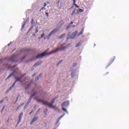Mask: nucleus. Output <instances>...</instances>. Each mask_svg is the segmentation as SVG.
<instances>
[{
    "instance_id": "obj_1",
    "label": "nucleus",
    "mask_w": 129,
    "mask_h": 129,
    "mask_svg": "<svg viewBox=\"0 0 129 129\" xmlns=\"http://www.w3.org/2000/svg\"><path fill=\"white\" fill-rule=\"evenodd\" d=\"M67 49V46H64L61 47L60 48H56L55 49H53L52 50L51 52L47 53V51H45L43 52L38 54L36 57V59H39V58H42L43 57H45V56H49L50 55H52V54H54V53H57V52H59V51H64V50H66Z\"/></svg>"
},
{
    "instance_id": "obj_2",
    "label": "nucleus",
    "mask_w": 129,
    "mask_h": 129,
    "mask_svg": "<svg viewBox=\"0 0 129 129\" xmlns=\"http://www.w3.org/2000/svg\"><path fill=\"white\" fill-rule=\"evenodd\" d=\"M37 102H41L43 105H46L47 106H49V107H52V108H55V109H58V108L51 103H49L47 101H44L41 99H36Z\"/></svg>"
},
{
    "instance_id": "obj_3",
    "label": "nucleus",
    "mask_w": 129,
    "mask_h": 129,
    "mask_svg": "<svg viewBox=\"0 0 129 129\" xmlns=\"http://www.w3.org/2000/svg\"><path fill=\"white\" fill-rule=\"evenodd\" d=\"M32 92H33V94L30 96V97L28 99L27 104H29L30 102H31V101H32V98H33L34 96H35V95L37 94V91L35 90H32Z\"/></svg>"
},
{
    "instance_id": "obj_4",
    "label": "nucleus",
    "mask_w": 129,
    "mask_h": 129,
    "mask_svg": "<svg viewBox=\"0 0 129 129\" xmlns=\"http://www.w3.org/2000/svg\"><path fill=\"white\" fill-rule=\"evenodd\" d=\"M58 32V29H53L52 30L50 33L47 35V38L49 39V38L52 36V35H53V34H55V33Z\"/></svg>"
},
{
    "instance_id": "obj_5",
    "label": "nucleus",
    "mask_w": 129,
    "mask_h": 129,
    "mask_svg": "<svg viewBox=\"0 0 129 129\" xmlns=\"http://www.w3.org/2000/svg\"><path fill=\"white\" fill-rule=\"evenodd\" d=\"M24 115V113L21 112L19 116V120L17 122V124L16 125V126H18L20 123L22 121V117H23V115Z\"/></svg>"
},
{
    "instance_id": "obj_6",
    "label": "nucleus",
    "mask_w": 129,
    "mask_h": 129,
    "mask_svg": "<svg viewBox=\"0 0 129 129\" xmlns=\"http://www.w3.org/2000/svg\"><path fill=\"white\" fill-rule=\"evenodd\" d=\"M115 59V57H113V58H111V60L109 61L107 64L106 65V68L109 67V66H110V65L112 64V63L113 62Z\"/></svg>"
},
{
    "instance_id": "obj_7",
    "label": "nucleus",
    "mask_w": 129,
    "mask_h": 129,
    "mask_svg": "<svg viewBox=\"0 0 129 129\" xmlns=\"http://www.w3.org/2000/svg\"><path fill=\"white\" fill-rule=\"evenodd\" d=\"M15 57H16L15 55H12L11 57L8 58V61L9 62H15Z\"/></svg>"
},
{
    "instance_id": "obj_8",
    "label": "nucleus",
    "mask_w": 129,
    "mask_h": 129,
    "mask_svg": "<svg viewBox=\"0 0 129 129\" xmlns=\"http://www.w3.org/2000/svg\"><path fill=\"white\" fill-rule=\"evenodd\" d=\"M78 34V31H76L71 35V38H72V39H74V38H75L76 36H77Z\"/></svg>"
},
{
    "instance_id": "obj_9",
    "label": "nucleus",
    "mask_w": 129,
    "mask_h": 129,
    "mask_svg": "<svg viewBox=\"0 0 129 129\" xmlns=\"http://www.w3.org/2000/svg\"><path fill=\"white\" fill-rule=\"evenodd\" d=\"M30 51L29 48H24L21 50V53H29Z\"/></svg>"
},
{
    "instance_id": "obj_10",
    "label": "nucleus",
    "mask_w": 129,
    "mask_h": 129,
    "mask_svg": "<svg viewBox=\"0 0 129 129\" xmlns=\"http://www.w3.org/2000/svg\"><path fill=\"white\" fill-rule=\"evenodd\" d=\"M69 105V101H64L61 104V107H63V106H67Z\"/></svg>"
},
{
    "instance_id": "obj_11",
    "label": "nucleus",
    "mask_w": 129,
    "mask_h": 129,
    "mask_svg": "<svg viewBox=\"0 0 129 129\" xmlns=\"http://www.w3.org/2000/svg\"><path fill=\"white\" fill-rule=\"evenodd\" d=\"M38 119H39L38 116H36V117H33V118L32 119V120L30 123V124L34 123V122H35V121H36V120H38Z\"/></svg>"
},
{
    "instance_id": "obj_12",
    "label": "nucleus",
    "mask_w": 129,
    "mask_h": 129,
    "mask_svg": "<svg viewBox=\"0 0 129 129\" xmlns=\"http://www.w3.org/2000/svg\"><path fill=\"white\" fill-rule=\"evenodd\" d=\"M42 63H43L42 61H38L35 64L33 65V67H37V66H40V65H41Z\"/></svg>"
},
{
    "instance_id": "obj_13",
    "label": "nucleus",
    "mask_w": 129,
    "mask_h": 129,
    "mask_svg": "<svg viewBox=\"0 0 129 129\" xmlns=\"http://www.w3.org/2000/svg\"><path fill=\"white\" fill-rule=\"evenodd\" d=\"M84 33V28H83L81 30V31L78 34V37H79V36H81Z\"/></svg>"
},
{
    "instance_id": "obj_14",
    "label": "nucleus",
    "mask_w": 129,
    "mask_h": 129,
    "mask_svg": "<svg viewBox=\"0 0 129 129\" xmlns=\"http://www.w3.org/2000/svg\"><path fill=\"white\" fill-rule=\"evenodd\" d=\"M15 72H16V71H14V73L10 74V76H9L6 79V80L7 79H10V77H12V76H15Z\"/></svg>"
},
{
    "instance_id": "obj_15",
    "label": "nucleus",
    "mask_w": 129,
    "mask_h": 129,
    "mask_svg": "<svg viewBox=\"0 0 129 129\" xmlns=\"http://www.w3.org/2000/svg\"><path fill=\"white\" fill-rule=\"evenodd\" d=\"M24 76H25V75H23L21 78H17L16 79V82H18V81H21V80H22V79L23 78V77H24Z\"/></svg>"
},
{
    "instance_id": "obj_16",
    "label": "nucleus",
    "mask_w": 129,
    "mask_h": 129,
    "mask_svg": "<svg viewBox=\"0 0 129 129\" xmlns=\"http://www.w3.org/2000/svg\"><path fill=\"white\" fill-rule=\"evenodd\" d=\"M84 11L82 9H79V10L77 11V14H79V13H83Z\"/></svg>"
},
{
    "instance_id": "obj_17",
    "label": "nucleus",
    "mask_w": 129,
    "mask_h": 129,
    "mask_svg": "<svg viewBox=\"0 0 129 129\" xmlns=\"http://www.w3.org/2000/svg\"><path fill=\"white\" fill-rule=\"evenodd\" d=\"M65 35H66V34L65 33L61 34L60 36H59L58 39H62L63 37L65 36Z\"/></svg>"
},
{
    "instance_id": "obj_18",
    "label": "nucleus",
    "mask_w": 129,
    "mask_h": 129,
    "mask_svg": "<svg viewBox=\"0 0 129 129\" xmlns=\"http://www.w3.org/2000/svg\"><path fill=\"white\" fill-rule=\"evenodd\" d=\"M43 112L45 115H47V113L48 112V108H46L43 110Z\"/></svg>"
},
{
    "instance_id": "obj_19",
    "label": "nucleus",
    "mask_w": 129,
    "mask_h": 129,
    "mask_svg": "<svg viewBox=\"0 0 129 129\" xmlns=\"http://www.w3.org/2000/svg\"><path fill=\"white\" fill-rule=\"evenodd\" d=\"M4 101H7V102L9 101V97H6L5 98H3Z\"/></svg>"
},
{
    "instance_id": "obj_20",
    "label": "nucleus",
    "mask_w": 129,
    "mask_h": 129,
    "mask_svg": "<svg viewBox=\"0 0 129 129\" xmlns=\"http://www.w3.org/2000/svg\"><path fill=\"white\" fill-rule=\"evenodd\" d=\"M31 86V84H27V86L25 87V90H27V89H29V87Z\"/></svg>"
},
{
    "instance_id": "obj_21",
    "label": "nucleus",
    "mask_w": 129,
    "mask_h": 129,
    "mask_svg": "<svg viewBox=\"0 0 129 129\" xmlns=\"http://www.w3.org/2000/svg\"><path fill=\"white\" fill-rule=\"evenodd\" d=\"M80 46H81V42H78L76 44V47L77 48L78 47H80Z\"/></svg>"
},
{
    "instance_id": "obj_22",
    "label": "nucleus",
    "mask_w": 129,
    "mask_h": 129,
    "mask_svg": "<svg viewBox=\"0 0 129 129\" xmlns=\"http://www.w3.org/2000/svg\"><path fill=\"white\" fill-rule=\"evenodd\" d=\"M74 15H76V10H74L73 11L71 16H74Z\"/></svg>"
},
{
    "instance_id": "obj_23",
    "label": "nucleus",
    "mask_w": 129,
    "mask_h": 129,
    "mask_svg": "<svg viewBox=\"0 0 129 129\" xmlns=\"http://www.w3.org/2000/svg\"><path fill=\"white\" fill-rule=\"evenodd\" d=\"M55 100H56V99H53L51 100V102L52 105H53V104H54Z\"/></svg>"
},
{
    "instance_id": "obj_24",
    "label": "nucleus",
    "mask_w": 129,
    "mask_h": 129,
    "mask_svg": "<svg viewBox=\"0 0 129 129\" xmlns=\"http://www.w3.org/2000/svg\"><path fill=\"white\" fill-rule=\"evenodd\" d=\"M62 110L63 111H65V112H66L67 113H68V111H67V110L66 109H65V108H62Z\"/></svg>"
},
{
    "instance_id": "obj_25",
    "label": "nucleus",
    "mask_w": 129,
    "mask_h": 129,
    "mask_svg": "<svg viewBox=\"0 0 129 129\" xmlns=\"http://www.w3.org/2000/svg\"><path fill=\"white\" fill-rule=\"evenodd\" d=\"M5 107H6V106H4V107L2 108L1 110V113H3V112H4V110H5Z\"/></svg>"
},
{
    "instance_id": "obj_26",
    "label": "nucleus",
    "mask_w": 129,
    "mask_h": 129,
    "mask_svg": "<svg viewBox=\"0 0 129 129\" xmlns=\"http://www.w3.org/2000/svg\"><path fill=\"white\" fill-rule=\"evenodd\" d=\"M16 83H17V81H15L12 85V87H14L16 85Z\"/></svg>"
},
{
    "instance_id": "obj_27",
    "label": "nucleus",
    "mask_w": 129,
    "mask_h": 129,
    "mask_svg": "<svg viewBox=\"0 0 129 129\" xmlns=\"http://www.w3.org/2000/svg\"><path fill=\"white\" fill-rule=\"evenodd\" d=\"M44 36H45V33H43L41 35V39L44 38Z\"/></svg>"
},
{
    "instance_id": "obj_28",
    "label": "nucleus",
    "mask_w": 129,
    "mask_h": 129,
    "mask_svg": "<svg viewBox=\"0 0 129 129\" xmlns=\"http://www.w3.org/2000/svg\"><path fill=\"white\" fill-rule=\"evenodd\" d=\"M64 116L63 115H61L58 118V120H60V119H61V118H62V117H63Z\"/></svg>"
},
{
    "instance_id": "obj_29",
    "label": "nucleus",
    "mask_w": 129,
    "mask_h": 129,
    "mask_svg": "<svg viewBox=\"0 0 129 129\" xmlns=\"http://www.w3.org/2000/svg\"><path fill=\"white\" fill-rule=\"evenodd\" d=\"M62 62H63V60H60V61L58 62V63H57V66H58V65H60V63H61Z\"/></svg>"
},
{
    "instance_id": "obj_30",
    "label": "nucleus",
    "mask_w": 129,
    "mask_h": 129,
    "mask_svg": "<svg viewBox=\"0 0 129 129\" xmlns=\"http://www.w3.org/2000/svg\"><path fill=\"white\" fill-rule=\"evenodd\" d=\"M39 78L40 77L39 76H37L36 78H35L36 81H38V80H39Z\"/></svg>"
},
{
    "instance_id": "obj_31",
    "label": "nucleus",
    "mask_w": 129,
    "mask_h": 129,
    "mask_svg": "<svg viewBox=\"0 0 129 129\" xmlns=\"http://www.w3.org/2000/svg\"><path fill=\"white\" fill-rule=\"evenodd\" d=\"M25 26H26V23H24L23 25L22 26V29H24Z\"/></svg>"
},
{
    "instance_id": "obj_32",
    "label": "nucleus",
    "mask_w": 129,
    "mask_h": 129,
    "mask_svg": "<svg viewBox=\"0 0 129 129\" xmlns=\"http://www.w3.org/2000/svg\"><path fill=\"white\" fill-rule=\"evenodd\" d=\"M16 66H17V65H14L13 67H9V68H12V69H14V68H15V67H16Z\"/></svg>"
},
{
    "instance_id": "obj_33",
    "label": "nucleus",
    "mask_w": 129,
    "mask_h": 129,
    "mask_svg": "<svg viewBox=\"0 0 129 129\" xmlns=\"http://www.w3.org/2000/svg\"><path fill=\"white\" fill-rule=\"evenodd\" d=\"M23 104L19 105L18 106V107L17 108L16 110H18V109H19V108H20V107H21V106H23Z\"/></svg>"
},
{
    "instance_id": "obj_34",
    "label": "nucleus",
    "mask_w": 129,
    "mask_h": 129,
    "mask_svg": "<svg viewBox=\"0 0 129 129\" xmlns=\"http://www.w3.org/2000/svg\"><path fill=\"white\" fill-rule=\"evenodd\" d=\"M40 110H41V108H39V109L37 110V112H36V113H39V112H40Z\"/></svg>"
},
{
    "instance_id": "obj_35",
    "label": "nucleus",
    "mask_w": 129,
    "mask_h": 129,
    "mask_svg": "<svg viewBox=\"0 0 129 129\" xmlns=\"http://www.w3.org/2000/svg\"><path fill=\"white\" fill-rule=\"evenodd\" d=\"M45 15L46 16V17H49V13H45Z\"/></svg>"
},
{
    "instance_id": "obj_36",
    "label": "nucleus",
    "mask_w": 129,
    "mask_h": 129,
    "mask_svg": "<svg viewBox=\"0 0 129 129\" xmlns=\"http://www.w3.org/2000/svg\"><path fill=\"white\" fill-rule=\"evenodd\" d=\"M14 87H12V86H11L10 88H9V90H12V89H13Z\"/></svg>"
},
{
    "instance_id": "obj_37",
    "label": "nucleus",
    "mask_w": 129,
    "mask_h": 129,
    "mask_svg": "<svg viewBox=\"0 0 129 129\" xmlns=\"http://www.w3.org/2000/svg\"><path fill=\"white\" fill-rule=\"evenodd\" d=\"M3 102H4V99H2V100L0 101V104H2V103H3Z\"/></svg>"
},
{
    "instance_id": "obj_38",
    "label": "nucleus",
    "mask_w": 129,
    "mask_h": 129,
    "mask_svg": "<svg viewBox=\"0 0 129 129\" xmlns=\"http://www.w3.org/2000/svg\"><path fill=\"white\" fill-rule=\"evenodd\" d=\"M74 6H75L76 8H79V7L77 5H76V4H75Z\"/></svg>"
},
{
    "instance_id": "obj_39",
    "label": "nucleus",
    "mask_w": 129,
    "mask_h": 129,
    "mask_svg": "<svg viewBox=\"0 0 129 129\" xmlns=\"http://www.w3.org/2000/svg\"><path fill=\"white\" fill-rule=\"evenodd\" d=\"M69 28H70V25L67 27V30H68V29H69Z\"/></svg>"
},
{
    "instance_id": "obj_40",
    "label": "nucleus",
    "mask_w": 129,
    "mask_h": 129,
    "mask_svg": "<svg viewBox=\"0 0 129 129\" xmlns=\"http://www.w3.org/2000/svg\"><path fill=\"white\" fill-rule=\"evenodd\" d=\"M18 99H19V97H17L15 102H17L18 101Z\"/></svg>"
},
{
    "instance_id": "obj_41",
    "label": "nucleus",
    "mask_w": 129,
    "mask_h": 129,
    "mask_svg": "<svg viewBox=\"0 0 129 129\" xmlns=\"http://www.w3.org/2000/svg\"><path fill=\"white\" fill-rule=\"evenodd\" d=\"M33 112H34V111H31L30 113L29 114H32V113H33Z\"/></svg>"
},
{
    "instance_id": "obj_42",
    "label": "nucleus",
    "mask_w": 129,
    "mask_h": 129,
    "mask_svg": "<svg viewBox=\"0 0 129 129\" xmlns=\"http://www.w3.org/2000/svg\"><path fill=\"white\" fill-rule=\"evenodd\" d=\"M44 9H45L44 7L41 8V9L39 10V11L41 12V11H42V10H44Z\"/></svg>"
},
{
    "instance_id": "obj_43",
    "label": "nucleus",
    "mask_w": 129,
    "mask_h": 129,
    "mask_svg": "<svg viewBox=\"0 0 129 129\" xmlns=\"http://www.w3.org/2000/svg\"><path fill=\"white\" fill-rule=\"evenodd\" d=\"M31 23L32 24H33V23H34V19H32Z\"/></svg>"
},
{
    "instance_id": "obj_44",
    "label": "nucleus",
    "mask_w": 129,
    "mask_h": 129,
    "mask_svg": "<svg viewBox=\"0 0 129 129\" xmlns=\"http://www.w3.org/2000/svg\"><path fill=\"white\" fill-rule=\"evenodd\" d=\"M38 32H39V30L37 29H36L35 33H38Z\"/></svg>"
},
{
    "instance_id": "obj_45",
    "label": "nucleus",
    "mask_w": 129,
    "mask_h": 129,
    "mask_svg": "<svg viewBox=\"0 0 129 129\" xmlns=\"http://www.w3.org/2000/svg\"><path fill=\"white\" fill-rule=\"evenodd\" d=\"M73 22H71V23H70V25H73Z\"/></svg>"
},
{
    "instance_id": "obj_46",
    "label": "nucleus",
    "mask_w": 129,
    "mask_h": 129,
    "mask_svg": "<svg viewBox=\"0 0 129 129\" xmlns=\"http://www.w3.org/2000/svg\"><path fill=\"white\" fill-rule=\"evenodd\" d=\"M32 29H33V26H32L30 29H29V31H31V30H32Z\"/></svg>"
},
{
    "instance_id": "obj_47",
    "label": "nucleus",
    "mask_w": 129,
    "mask_h": 129,
    "mask_svg": "<svg viewBox=\"0 0 129 129\" xmlns=\"http://www.w3.org/2000/svg\"><path fill=\"white\" fill-rule=\"evenodd\" d=\"M34 76H36V74H34L33 75H32V77H34Z\"/></svg>"
},
{
    "instance_id": "obj_48",
    "label": "nucleus",
    "mask_w": 129,
    "mask_h": 129,
    "mask_svg": "<svg viewBox=\"0 0 129 129\" xmlns=\"http://www.w3.org/2000/svg\"><path fill=\"white\" fill-rule=\"evenodd\" d=\"M73 2H74V5H76V4H75L76 3V1H73Z\"/></svg>"
},
{
    "instance_id": "obj_49",
    "label": "nucleus",
    "mask_w": 129,
    "mask_h": 129,
    "mask_svg": "<svg viewBox=\"0 0 129 129\" xmlns=\"http://www.w3.org/2000/svg\"><path fill=\"white\" fill-rule=\"evenodd\" d=\"M46 6H47V4H46V3H44V8H45V7H46Z\"/></svg>"
},
{
    "instance_id": "obj_50",
    "label": "nucleus",
    "mask_w": 129,
    "mask_h": 129,
    "mask_svg": "<svg viewBox=\"0 0 129 129\" xmlns=\"http://www.w3.org/2000/svg\"><path fill=\"white\" fill-rule=\"evenodd\" d=\"M74 65H75L74 67H75V66H76V65H77V63H74Z\"/></svg>"
},
{
    "instance_id": "obj_51",
    "label": "nucleus",
    "mask_w": 129,
    "mask_h": 129,
    "mask_svg": "<svg viewBox=\"0 0 129 129\" xmlns=\"http://www.w3.org/2000/svg\"><path fill=\"white\" fill-rule=\"evenodd\" d=\"M41 76H42V74H39V75L38 76H39V77H41Z\"/></svg>"
},
{
    "instance_id": "obj_52",
    "label": "nucleus",
    "mask_w": 129,
    "mask_h": 129,
    "mask_svg": "<svg viewBox=\"0 0 129 129\" xmlns=\"http://www.w3.org/2000/svg\"><path fill=\"white\" fill-rule=\"evenodd\" d=\"M67 40H69V38H68V36H67Z\"/></svg>"
},
{
    "instance_id": "obj_53",
    "label": "nucleus",
    "mask_w": 129,
    "mask_h": 129,
    "mask_svg": "<svg viewBox=\"0 0 129 129\" xmlns=\"http://www.w3.org/2000/svg\"><path fill=\"white\" fill-rule=\"evenodd\" d=\"M11 45V43H9L8 44V46H10Z\"/></svg>"
},
{
    "instance_id": "obj_54",
    "label": "nucleus",
    "mask_w": 129,
    "mask_h": 129,
    "mask_svg": "<svg viewBox=\"0 0 129 129\" xmlns=\"http://www.w3.org/2000/svg\"><path fill=\"white\" fill-rule=\"evenodd\" d=\"M44 40H46V37H44Z\"/></svg>"
},
{
    "instance_id": "obj_55",
    "label": "nucleus",
    "mask_w": 129,
    "mask_h": 129,
    "mask_svg": "<svg viewBox=\"0 0 129 129\" xmlns=\"http://www.w3.org/2000/svg\"><path fill=\"white\" fill-rule=\"evenodd\" d=\"M26 58V56L23 57V59H25Z\"/></svg>"
},
{
    "instance_id": "obj_56",
    "label": "nucleus",
    "mask_w": 129,
    "mask_h": 129,
    "mask_svg": "<svg viewBox=\"0 0 129 129\" xmlns=\"http://www.w3.org/2000/svg\"><path fill=\"white\" fill-rule=\"evenodd\" d=\"M73 2H75V0H73Z\"/></svg>"
},
{
    "instance_id": "obj_57",
    "label": "nucleus",
    "mask_w": 129,
    "mask_h": 129,
    "mask_svg": "<svg viewBox=\"0 0 129 129\" xmlns=\"http://www.w3.org/2000/svg\"><path fill=\"white\" fill-rule=\"evenodd\" d=\"M21 83H23V81H21Z\"/></svg>"
},
{
    "instance_id": "obj_58",
    "label": "nucleus",
    "mask_w": 129,
    "mask_h": 129,
    "mask_svg": "<svg viewBox=\"0 0 129 129\" xmlns=\"http://www.w3.org/2000/svg\"><path fill=\"white\" fill-rule=\"evenodd\" d=\"M24 84H23V85H22V86H23V85H24Z\"/></svg>"
},
{
    "instance_id": "obj_59",
    "label": "nucleus",
    "mask_w": 129,
    "mask_h": 129,
    "mask_svg": "<svg viewBox=\"0 0 129 129\" xmlns=\"http://www.w3.org/2000/svg\"><path fill=\"white\" fill-rule=\"evenodd\" d=\"M73 27H75V25H74V26Z\"/></svg>"
}]
</instances>
